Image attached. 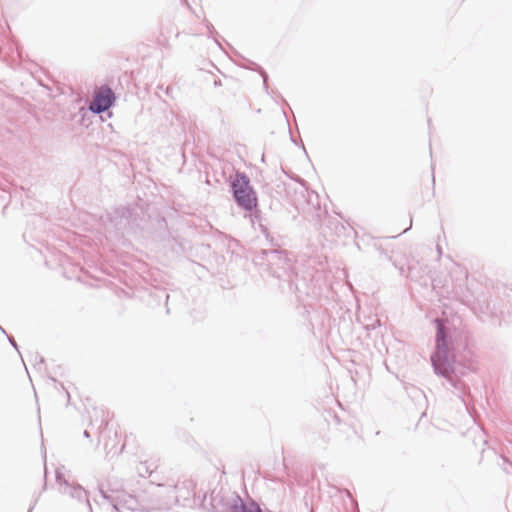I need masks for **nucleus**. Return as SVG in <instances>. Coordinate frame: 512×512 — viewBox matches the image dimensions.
Instances as JSON below:
<instances>
[{"instance_id":"f257e3e1","label":"nucleus","mask_w":512,"mask_h":512,"mask_svg":"<svg viewBox=\"0 0 512 512\" xmlns=\"http://www.w3.org/2000/svg\"><path fill=\"white\" fill-rule=\"evenodd\" d=\"M233 195L239 206L251 211L257 206L256 193L244 174H237L232 182Z\"/></svg>"},{"instance_id":"f03ea898","label":"nucleus","mask_w":512,"mask_h":512,"mask_svg":"<svg viewBox=\"0 0 512 512\" xmlns=\"http://www.w3.org/2000/svg\"><path fill=\"white\" fill-rule=\"evenodd\" d=\"M115 97L110 88L101 87L90 104V110L95 113L106 111L114 102Z\"/></svg>"},{"instance_id":"7ed1b4c3","label":"nucleus","mask_w":512,"mask_h":512,"mask_svg":"<svg viewBox=\"0 0 512 512\" xmlns=\"http://www.w3.org/2000/svg\"><path fill=\"white\" fill-rule=\"evenodd\" d=\"M106 448L111 452H121L124 448V444L121 443V436L115 431L113 437L105 444Z\"/></svg>"},{"instance_id":"20e7f679","label":"nucleus","mask_w":512,"mask_h":512,"mask_svg":"<svg viewBox=\"0 0 512 512\" xmlns=\"http://www.w3.org/2000/svg\"><path fill=\"white\" fill-rule=\"evenodd\" d=\"M232 512H262L260 507L257 504L251 503V504H243L240 501L239 505H234Z\"/></svg>"}]
</instances>
